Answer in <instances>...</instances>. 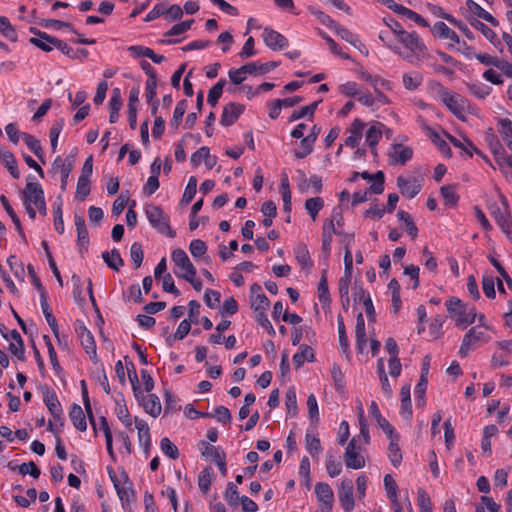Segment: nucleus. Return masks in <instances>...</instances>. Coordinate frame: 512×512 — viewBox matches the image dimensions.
<instances>
[{
  "instance_id": "1",
  "label": "nucleus",
  "mask_w": 512,
  "mask_h": 512,
  "mask_svg": "<svg viewBox=\"0 0 512 512\" xmlns=\"http://www.w3.org/2000/svg\"><path fill=\"white\" fill-rule=\"evenodd\" d=\"M150 224L161 234L174 238L176 232L170 227L169 216L166 215L160 206L149 205L145 209Z\"/></svg>"
},
{
  "instance_id": "2",
  "label": "nucleus",
  "mask_w": 512,
  "mask_h": 512,
  "mask_svg": "<svg viewBox=\"0 0 512 512\" xmlns=\"http://www.w3.org/2000/svg\"><path fill=\"white\" fill-rule=\"evenodd\" d=\"M500 200L502 206L500 207L497 204L491 205V214L503 233H505L509 239H512V219L508 201L503 194H500Z\"/></svg>"
},
{
  "instance_id": "3",
  "label": "nucleus",
  "mask_w": 512,
  "mask_h": 512,
  "mask_svg": "<svg viewBox=\"0 0 512 512\" xmlns=\"http://www.w3.org/2000/svg\"><path fill=\"white\" fill-rule=\"evenodd\" d=\"M361 446L357 444L356 437H353L348 443L345 453L344 462L347 468L361 469L365 466V459L360 454Z\"/></svg>"
},
{
  "instance_id": "4",
  "label": "nucleus",
  "mask_w": 512,
  "mask_h": 512,
  "mask_svg": "<svg viewBox=\"0 0 512 512\" xmlns=\"http://www.w3.org/2000/svg\"><path fill=\"white\" fill-rule=\"evenodd\" d=\"M443 103L447 108L460 120L464 121V111L466 108L467 101L464 97L457 93H450L444 91L441 95Z\"/></svg>"
},
{
  "instance_id": "5",
  "label": "nucleus",
  "mask_w": 512,
  "mask_h": 512,
  "mask_svg": "<svg viewBox=\"0 0 512 512\" xmlns=\"http://www.w3.org/2000/svg\"><path fill=\"white\" fill-rule=\"evenodd\" d=\"M338 499L345 512H351L354 509L353 482L351 479L341 481L338 488Z\"/></svg>"
},
{
  "instance_id": "6",
  "label": "nucleus",
  "mask_w": 512,
  "mask_h": 512,
  "mask_svg": "<svg viewBox=\"0 0 512 512\" xmlns=\"http://www.w3.org/2000/svg\"><path fill=\"white\" fill-rule=\"evenodd\" d=\"M171 258L175 265L184 271L183 273L178 274L179 277L185 279L188 276H196V268L184 250L180 248L175 249L172 252Z\"/></svg>"
},
{
  "instance_id": "7",
  "label": "nucleus",
  "mask_w": 512,
  "mask_h": 512,
  "mask_svg": "<svg viewBox=\"0 0 512 512\" xmlns=\"http://www.w3.org/2000/svg\"><path fill=\"white\" fill-rule=\"evenodd\" d=\"M76 333L80 339L81 345L86 353L90 355L91 360L97 361L96 344L92 333L86 328L85 325L79 324L76 328Z\"/></svg>"
},
{
  "instance_id": "8",
  "label": "nucleus",
  "mask_w": 512,
  "mask_h": 512,
  "mask_svg": "<svg viewBox=\"0 0 512 512\" xmlns=\"http://www.w3.org/2000/svg\"><path fill=\"white\" fill-rule=\"evenodd\" d=\"M22 197L24 204H33L34 206L41 204V202L45 200L42 187L37 182L33 181L26 183V186L22 191Z\"/></svg>"
},
{
  "instance_id": "9",
  "label": "nucleus",
  "mask_w": 512,
  "mask_h": 512,
  "mask_svg": "<svg viewBox=\"0 0 512 512\" xmlns=\"http://www.w3.org/2000/svg\"><path fill=\"white\" fill-rule=\"evenodd\" d=\"M262 37L265 44L272 50H282L288 45L286 37L271 28H265Z\"/></svg>"
},
{
  "instance_id": "10",
  "label": "nucleus",
  "mask_w": 512,
  "mask_h": 512,
  "mask_svg": "<svg viewBox=\"0 0 512 512\" xmlns=\"http://www.w3.org/2000/svg\"><path fill=\"white\" fill-rule=\"evenodd\" d=\"M245 106L239 103L230 102L224 108L221 115L220 123L223 126H231L239 116L243 113Z\"/></svg>"
},
{
  "instance_id": "11",
  "label": "nucleus",
  "mask_w": 512,
  "mask_h": 512,
  "mask_svg": "<svg viewBox=\"0 0 512 512\" xmlns=\"http://www.w3.org/2000/svg\"><path fill=\"white\" fill-rule=\"evenodd\" d=\"M315 494L319 502L322 503V507L326 509V512L332 511L334 493L331 487L324 482H318L315 485Z\"/></svg>"
},
{
  "instance_id": "12",
  "label": "nucleus",
  "mask_w": 512,
  "mask_h": 512,
  "mask_svg": "<svg viewBox=\"0 0 512 512\" xmlns=\"http://www.w3.org/2000/svg\"><path fill=\"white\" fill-rule=\"evenodd\" d=\"M486 141L497 165L503 164L507 153L492 129H489L486 135Z\"/></svg>"
},
{
  "instance_id": "13",
  "label": "nucleus",
  "mask_w": 512,
  "mask_h": 512,
  "mask_svg": "<svg viewBox=\"0 0 512 512\" xmlns=\"http://www.w3.org/2000/svg\"><path fill=\"white\" fill-rule=\"evenodd\" d=\"M43 400L52 416L56 420H60L62 408L56 393L50 388L46 387L43 392Z\"/></svg>"
},
{
  "instance_id": "14",
  "label": "nucleus",
  "mask_w": 512,
  "mask_h": 512,
  "mask_svg": "<svg viewBox=\"0 0 512 512\" xmlns=\"http://www.w3.org/2000/svg\"><path fill=\"white\" fill-rule=\"evenodd\" d=\"M257 71V63H247L243 66H241L238 69H231L228 72L230 81L235 84L239 85L246 79V74H255Z\"/></svg>"
},
{
  "instance_id": "15",
  "label": "nucleus",
  "mask_w": 512,
  "mask_h": 512,
  "mask_svg": "<svg viewBox=\"0 0 512 512\" xmlns=\"http://www.w3.org/2000/svg\"><path fill=\"white\" fill-rule=\"evenodd\" d=\"M31 32L33 34H35L36 36L41 37L48 43L54 45L57 49H59L65 55L70 56L72 58L76 57V55L72 54V52H73L72 48L69 47L67 45V43H65L64 41H62L56 37L50 36L47 33L37 30L35 28H31Z\"/></svg>"
},
{
  "instance_id": "16",
  "label": "nucleus",
  "mask_w": 512,
  "mask_h": 512,
  "mask_svg": "<svg viewBox=\"0 0 512 512\" xmlns=\"http://www.w3.org/2000/svg\"><path fill=\"white\" fill-rule=\"evenodd\" d=\"M40 303H41L42 312L45 316V319H46L48 325L50 326V328H51L54 336L57 338L58 342L61 343V341L59 339L58 324H57L56 318L52 314L50 306L47 302L46 292H42V294L40 295Z\"/></svg>"
},
{
  "instance_id": "17",
  "label": "nucleus",
  "mask_w": 512,
  "mask_h": 512,
  "mask_svg": "<svg viewBox=\"0 0 512 512\" xmlns=\"http://www.w3.org/2000/svg\"><path fill=\"white\" fill-rule=\"evenodd\" d=\"M399 41L412 52L422 51L425 46L418 35L414 32L408 33L405 30L398 36Z\"/></svg>"
},
{
  "instance_id": "18",
  "label": "nucleus",
  "mask_w": 512,
  "mask_h": 512,
  "mask_svg": "<svg viewBox=\"0 0 512 512\" xmlns=\"http://www.w3.org/2000/svg\"><path fill=\"white\" fill-rule=\"evenodd\" d=\"M0 160L14 179L20 177L17 160L12 152L0 147Z\"/></svg>"
},
{
  "instance_id": "19",
  "label": "nucleus",
  "mask_w": 512,
  "mask_h": 512,
  "mask_svg": "<svg viewBox=\"0 0 512 512\" xmlns=\"http://www.w3.org/2000/svg\"><path fill=\"white\" fill-rule=\"evenodd\" d=\"M483 332L478 331L475 327L471 328L463 337L459 354L463 357L467 356L473 343L483 338Z\"/></svg>"
},
{
  "instance_id": "20",
  "label": "nucleus",
  "mask_w": 512,
  "mask_h": 512,
  "mask_svg": "<svg viewBox=\"0 0 512 512\" xmlns=\"http://www.w3.org/2000/svg\"><path fill=\"white\" fill-rule=\"evenodd\" d=\"M9 337L13 339V342L9 345V351L23 361L25 359V345L20 333L17 330H12Z\"/></svg>"
},
{
  "instance_id": "21",
  "label": "nucleus",
  "mask_w": 512,
  "mask_h": 512,
  "mask_svg": "<svg viewBox=\"0 0 512 512\" xmlns=\"http://www.w3.org/2000/svg\"><path fill=\"white\" fill-rule=\"evenodd\" d=\"M456 326L462 329L466 328L468 325L474 323L477 313L475 308L467 307L466 305L459 310L457 313Z\"/></svg>"
},
{
  "instance_id": "22",
  "label": "nucleus",
  "mask_w": 512,
  "mask_h": 512,
  "mask_svg": "<svg viewBox=\"0 0 512 512\" xmlns=\"http://www.w3.org/2000/svg\"><path fill=\"white\" fill-rule=\"evenodd\" d=\"M122 104H123V102H122V98H121L120 89L114 88L112 90V95H111V98L109 101V109H110L109 121H110V123L117 122V120L119 118V111L122 107Z\"/></svg>"
},
{
  "instance_id": "23",
  "label": "nucleus",
  "mask_w": 512,
  "mask_h": 512,
  "mask_svg": "<svg viewBox=\"0 0 512 512\" xmlns=\"http://www.w3.org/2000/svg\"><path fill=\"white\" fill-rule=\"evenodd\" d=\"M355 336H356V346L358 351L361 353L364 350V347L367 343L366 339V331H365V320L363 314L360 312L356 317V327H355Z\"/></svg>"
},
{
  "instance_id": "24",
  "label": "nucleus",
  "mask_w": 512,
  "mask_h": 512,
  "mask_svg": "<svg viewBox=\"0 0 512 512\" xmlns=\"http://www.w3.org/2000/svg\"><path fill=\"white\" fill-rule=\"evenodd\" d=\"M397 187L403 195H408L409 198L415 197L421 190V185L415 180L411 183L403 176L397 178Z\"/></svg>"
},
{
  "instance_id": "25",
  "label": "nucleus",
  "mask_w": 512,
  "mask_h": 512,
  "mask_svg": "<svg viewBox=\"0 0 512 512\" xmlns=\"http://www.w3.org/2000/svg\"><path fill=\"white\" fill-rule=\"evenodd\" d=\"M74 220L77 230V243L80 247H87L89 244V236L85 219L81 215L75 214Z\"/></svg>"
},
{
  "instance_id": "26",
  "label": "nucleus",
  "mask_w": 512,
  "mask_h": 512,
  "mask_svg": "<svg viewBox=\"0 0 512 512\" xmlns=\"http://www.w3.org/2000/svg\"><path fill=\"white\" fill-rule=\"evenodd\" d=\"M69 417L76 429H78L79 431H85L87 429L85 414L80 405L73 404L71 406Z\"/></svg>"
},
{
  "instance_id": "27",
  "label": "nucleus",
  "mask_w": 512,
  "mask_h": 512,
  "mask_svg": "<svg viewBox=\"0 0 512 512\" xmlns=\"http://www.w3.org/2000/svg\"><path fill=\"white\" fill-rule=\"evenodd\" d=\"M393 150L394 151L390 153V157L395 163L405 164L412 158L413 150L410 147L395 144Z\"/></svg>"
},
{
  "instance_id": "28",
  "label": "nucleus",
  "mask_w": 512,
  "mask_h": 512,
  "mask_svg": "<svg viewBox=\"0 0 512 512\" xmlns=\"http://www.w3.org/2000/svg\"><path fill=\"white\" fill-rule=\"evenodd\" d=\"M466 5L467 7L469 8V10L471 12H473L475 15H477L479 18L487 21L488 23H490L492 26L496 27L498 26L499 22L497 21V19L491 15L489 12H487L486 10H484L479 4H477L475 1L473 0H468L466 2Z\"/></svg>"
},
{
  "instance_id": "29",
  "label": "nucleus",
  "mask_w": 512,
  "mask_h": 512,
  "mask_svg": "<svg viewBox=\"0 0 512 512\" xmlns=\"http://www.w3.org/2000/svg\"><path fill=\"white\" fill-rule=\"evenodd\" d=\"M306 360L309 362H313L314 353L310 346L302 344L299 347V352L293 355V363L296 368H300Z\"/></svg>"
},
{
  "instance_id": "30",
  "label": "nucleus",
  "mask_w": 512,
  "mask_h": 512,
  "mask_svg": "<svg viewBox=\"0 0 512 512\" xmlns=\"http://www.w3.org/2000/svg\"><path fill=\"white\" fill-rule=\"evenodd\" d=\"M135 426L138 430V439L140 445H143L147 453L150 447V433L149 427L144 420L135 418Z\"/></svg>"
},
{
  "instance_id": "31",
  "label": "nucleus",
  "mask_w": 512,
  "mask_h": 512,
  "mask_svg": "<svg viewBox=\"0 0 512 512\" xmlns=\"http://www.w3.org/2000/svg\"><path fill=\"white\" fill-rule=\"evenodd\" d=\"M102 259L107 266L115 271H118L120 267L124 265V261L120 256L117 249H112L111 252L105 251L102 253Z\"/></svg>"
},
{
  "instance_id": "32",
  "label": "nucleus",
  "mask_w": 512,
  "mask_h": 512,
  "mask_svg": "<svg viewBox=\"0 0 512 512\" xmlns=\"http://www.w3.org/2000/svg\"><path fill=\"white\" fill-rule=\"evenodd\" d=\"M388 457L394 467H398L402 461V454L399 448V435L389 438Z\"/></svg>"
},
{
  "instance_id": "33",
  "label": "nucleus",
  "mask_w": 512,
  "mask_h": 512,
  "mask_svg": "<svg viewBox=\"0 0 512 512\" xmlns=\"http://www.w3.org/2000/svg\"><path fill=\"white\" fill-rule=\"evenodd\" d=\"M433 32L440 38L449 39L454 43H459V36L450 29L444 22H437L433 26Z\"/></svg>"
},
{
  "instance_id": "34",
  "label": "nucleus",
  "mask_w": 512,
  "mask_h": 512,
  "mask_svg": "<svg viewBox=\"0 0 512 512\" xmlns=\"http://www.w3.org/2000/svg\"><path fill=\"white\" fill-rule=\"evenodd\" d=\"M295 257L302 268H311L313 266L306 244L300 243L297 245L295 249Z\"/></svg>"
},
{
  "instance_id": "35",
  "label": "nucleus",
  "mask_w": 512,
  "mask_h": 512,
  "mask_svg": "<svg viewBox=\"0 0 512 512\" xmlns=\"http://www.w3.org/2000/svg\"><path fill=\"white\" fill-rule=\"evenodd\" d=\"M143 408L146 413L152 417H157L161 413V403L159 398L154 394H149L143 402Z\"/></svg>"
},
{
  "instance_id": "36",
  "label": "nucleus",
  "mask_w": 512,
  "mask_h": 512,
  "mask_svg": "<svg viewBox=\"0 0 512 512\" xmlns=\"http://www.w3.org/2000/svg\"><path fill=\"white\" fill-rule=\"evenodd\" d=\"M400 396H401L402 414H404L407 419H410L412 416L410 385H405L401 388Z\"/></svg>"
},
{
  "instance_id": "37",
  "label": "nucleus",
  "mask_w": 512,
  "mask_h": 512,
  "mask_svg": "<svg viewBox=\"0 0 512 512\" xmlns=\"http://www.w3.org/2000/svg\"><path fill=\"white\" fill-rule=\"evenodd\" d=\"M327 270L324 269L321 273V278L318 283V297L319 301L323 304H329L330 303V295H329V289H328V282H327Z\"/></svg>"
},
{
  "instance_id": "38",
  "label": "nucleus",
  "mask_w": 512,
  "mask_h": 512,
  "mask_svg": "<svg viewBox=\"0 0 512 512\" xmlns=\"http://www.w3.org/2000/svg\"><path fill=\"white\" fill-rule=\"evenodd\" d=\"M498 125L500 126L499 132L503 136L507 147L512 151V122L508 118L499 119Z\"/></svg>"
},
{
  "instance_id": "39",
  "label": "nucleus",
  "mask_w": 512,
  "mask_h": 512,
  "mask_svg": "<svg viewBox=\"0 0 512 512\" xmlns=\"http://www.w3.org/2000/svg\"><path fill=\"white\" fill-rule=\"evenodd\" d=\"M402 81L407 90H416L421 85L423 77L419 72H410L403 75Z\"/></svg>"
},
{
  "instance_id": "40",
  "label": "nucleus",
  "mask_w": 512,
  "mask_h": 512,
  "mask_svg": "<svg viewBox=\"0 0 512 512\" xmlns=\"http://www.w3.org/2000/svg\"><path fill=\"white\" fill-rule=\"evenodd\" d=\"M469 23L472 27L479 30L487 40L495 44L497 36L491 28H489L487 25L473 17L469 19Z\"/></svg>"
},
{
  "instance_id": "41",
  "label": "nucleus",
  "mask_w": 512,
  "mask_h": 512,
  "mask_svg": "<svg viewBox=\"0 0 512 512\" xmlns=\"http://www.w3.org/2000/svg\"><path fill=\"white\" fill-rule=\"evenodd\" d=\"M226 84L225 79H220L214 86L211 87L208 93L207 102L210 106L215 107L218 100L220 99L223 88Z\"/></svg>"
},
{
  "instance_id": "42",
  "label": "nucleus",
  "mask_w": 512,
  "mask_h": 512,
  "mask_svg": "<svg viewBox=\"0 0 512 512\" xmlns=\"http://www.w3.org/2000/svg\"><path fill=\"white\" fill-rule=\"evenodd\" d=\"M23 141L28 146V148L31 150V152H33L36 155V157L41 162L44 163L45 161L43 159V150H42L40 142L34 136H32L28 133L23 134Z\"/></svg>"
},
{
  "instance_id": "43",
  "label": "nucleus",
  "mask_w": 512,
  "mask_h": 512,
  "mask_svg": "<svg viewBox=\"0 0 512 512\" xmlns=\"http://www.w3.org/2000/svg\"><path fill=\"white\" fill-rule=\"evenodd\" d=\"M212 468L205 467L198 475V486L203 494H206L211 485Z\"/></svg>"
},
{
  "instance_id": "44",
  "label": "nucleus",
  "mask_w": 512,
  "mask_h": 512,
  "mask_svg": "<svg viewBox=\"0 0 512 512\" xmlns=\"http://www.w3.org/2000/svg\"><path fill=\"white\" fill-rule=\"evenodd\" d=\"M324 201L320 197L309 198L305 202V209L313 220L316 219L318 212L323 208Z\"/></svg>"
},
{
  "instance_id": "45",
  "label": "nucleus",
  "mask_w": 512,
  "mask_h": 512,
  "mask_svg": "<svg viewBox=\"0 0 512 512\" xmlns=\"http://www.w3.org/2000/svg\"><path fill=\"white\" fill-rule=\"evenodd\" d=\"M305 444L307 451L312 457L317 456L320 453L321 442L317 436L307 433L305 436Z\"/></svg>"
},
{
  "instance_id": "46",
  "label": "nucleus",
  "mask_w": 512,
  "mask_h": 512,
  "mask_svg": "<svg viewBox=\"0 0 512 512\" xmlns=\"http://www.w3.org/2000/svg\"><path fill=\"white\" fill-rule=\"evenodd\" d=\"M186 108H187L186 100H181L177 103V105L174 109L173 118L170 121L171 127H173L174 129L178 128V126L180 125L182 118L186 112Z\"/></svg>"
},
{
  "instance_id": "47",
  "label": "nucleus",
  "mask_w": 512,
  "mask_h": 512,
  "mask_svg": "<svg viewBox=\"0 0 512 512\" xmlns=\"http://www.w3.org/2000/svg\"><path fill=\"white\" fill-rule=\"evenodd\" d=\"M456 185H444L440 188V193L446 204L455 205L459 199L456 194Z\"/></svg>"
},
{
  "instance_id": "48",
  "label": "nucleus",
  "mask_w": 512,
  "mask_h": 512,
  "mask_svg": "<svg viewBox=\"0 0 512 512\" xmlns=\"http://www.w3.org/2000/svg\"><path fill=\"white\" fill-rule=\"evenodd\" d=\"M197 191V179L195 176H191L188 180L184 194L181 199L182 204H189L194 198Z\"/></svg>"
},
{
  "instance_id": "49",
  "label": "nucleus",
  "mask_w": 512,
  "mask_h": 512,
  "mask_svg": "<svg viewBox=\"0 0 512 512\" xmlns=\"http://www.w3.org/2000/svg\"><path fill=\"white\" fill-rule=\"evenodd\" d=\"M285 405L287 408V413L290 416H295L297 413V397L293 387L289 388L286 392Z\"/></svg>"
},
{
  "instance_id": "50",
  "label": "nucleus",
  "mask_w": 512,
  "mask_h": 512,
  "mask_svg": "<svg viewBox=\"0 0 512 512\" xmlns=\"http://www.w3.org/2000/svg\"><path fill=\"white\" fill-rule=\"evenodd\" d=\"M321 102V100L319 101H315L303 108H301L299 111H294L292 113V115L290 116V121H295V120H298L302 117H305V116H309L310 118L313 117V114L318 106V104Z\"/></svg>"
},
{
  "instance_id": "51",
  "label": "nucleus",
  "mask_w": 512,
  "mask_h": 512,
  "mask_svg": "<svg viewBox=\"0 0 512 512\" xmlns=\"http://www.w3.org/2000/svg\"><path fill=\"white\" fill-rule=\"evenodd\" d=\"M74 164H75V155H73V154L67 155L66 167H64L63 169H61V171L58 172L61 176V189L62 190L66 189L68 177L73 170Z\"/></svg>"
},
{
  "instance_id": "52",
  "label": "nucleus",
  "mask_w": 512,
  "mask_h": 512,
  "mask_svg": "<svg viewBox=\"0 0 512 512\" xmlns=\"http://www.w3.org/2000/svg\"><path fill=\"white\" fill-rule=\"evenodd\" d=\"M0 32L10 41L15 42L17 40L16 31L7 17L0 16Z\"/></svg>"
},
{
  "instance_id": "53",
  "label": "nucleus",
  "mask_w": 512,
  "mask_h": 512,
  "mask_svg": "<svg viewBox=\"0 0 512 512\" xmlns=\"http://www.w3.org/2000/svg\"><path fill=\"white\" fill-rule=\"evenodd\" d=\"M160 446H161L162 452L169 458L175 460L179 457L178 448L176 447V445H174L170 441L169 438H167V437L162 438L161 442H160Z\"/></svg>"
},
{
  "instance_id": "54",
  "label": "nucleus",
  "mask_w": 512,
  "mask_h": 512,
  "mask_svg": "<svg viewBox=\"0 0 512 512\" xmlns=\"http://www.w3.org/2000/svg\"><path fill=\"white\" fill-rule=\"evenodd\" d=\"M427 377L420 376V380L415 387V395L417 400V405L423 407L426 403L425 401V392L427 389Z\"/></svg>"
},
{
  "instance_id": "55",
  "label": "nucleus",
  "mask_w": 512,
  "mask_h": 512,
  "mask_svg": "<svg viewBox=\"0 0 512 512\" xmlns=\"http://www.w3.org/2000/svg\"><path fill=\"white\" fill-rule=\"evenodd\" d=\"M64 126V120L59 119L55 121V123L52 125L49 136H50V142H51V148L52 151L55 152L57 149V143H58V137L63 129Z\"/></svg>"
},
{
  "instance_id": "56",
  "label": "nucleus",
  "mask_w": 512,
  "mask_h": 512,
  "mask_svg": "<svg viewBox=\"0 0 512 512\" xmlns=\"http://www.w3.org/2000/svg\"><path fill=\"white\" fill-rule=\"evenodd\" d=\"M314 143L307 138H302L300 141L299 149L294 150L293 154L298 159H303L313 151Z\"/></svg>"
},
{
  "instance_id": "57",
  "label": "nucleus",
  "mask_w": 512,
  "mask_h": 512,
  "mask_svg": "<svg viewBox=\"0 0 512 512\" xmlns=\"http://www.w3.org/2000/svg\"><path fill=\"white\" fill-rule=\"evenodd\" d=\"M270 305L269 299L264 294H257L255 298L252 299L251 307L255 313L257 312H266Z\"/></svg>"
},
{
  "instance_id": "58",
  "label": "nucleus",
  "mask_w": 512,
  "mask_h": 512,
  "mask_svg": "<svg viewBox=\"0 0 512 512\" xmlns=\"http://www.w3.org/2000/svg\"><path fill=\"white\" fill-rule=\"evenodd\" d=\"M116 415L120 421L129 429L132 430V420L130 418L129 411L125 404H120L117 402V406L115 408Z\"/></svg>"
},
{
  "instance_id": "59",
  "label": "nucleus",
  "mask_w": 512,
  "mask_h": 512,
  "mask_svg": "<svg viewBox=\"0 0 512 512\" xmlns=\"http://www.w3.org/2000/svg\"><path fill=\"white\" fill-rule=\"evenodd\" d=\"M130 256L135 268H139L143 262L144 257L143 249L140 243L135 242L131 245Z\"/></svg>"
},
{
  "instance_id": "60",
  "label": "nucleus",
  "mask_w": 512,
  "mask_h": 512,
  "mask_svg": "<svg viewBox=\"0 0 512 512\" xmlns=\"http://www.w3.org/2000/svg\"><path fill=\"white\" fill-rule=\"evenodd\" d=\"M210 417L216 418L218 422L228 424L231 422L232 416L228 408L225 406H218L215 408L213 413H210Z\"/></svg>"
},
{
  "instance_id": "61",
  "label": "nucleus",
  "mask_w": 512,
  "mask_h": 512,
  "mask_svg": "<svg viewBox=\"0 0 512 512\" xmlns=\"http://www.w3.org/2000/svg\"><path fill=\"white\" fill-rule=\"evenodd\" d=\"M417 495H418V506L420 508V511L421 512H432V504H431V500H430V497L427 494V492L424 489L419 488Z\"/></svg>"
},
{
  "instance_id": "62",
  "label": "nucleus",
  "mask_w": 512,
  "mask_h": 512,
  "mask_svg": "<svg viewBox=\"0 0 512 512\" xmlns=\"http://www.w3.org/2000/svg\"><path fill=\"white\" fill-rule=\"evenodd\" d=\"M237 486L229 482L225 492V499L230 506H237L240 501Z\"/></svg>"
},
{
  "instance_id": "63",
  "label": "nucleus",
  "mask_w": 512,
  "mask_h": 512,
  "mask_svg": "<svg viewBox=\"0 0 512 512\" xmlns=\"http://www.w3.org/2000/svg\"><path fill=\"white\" fill-rule=\"evenodd\" d=\"M189 251L193 257L199 258L206 253L207 245L204 241L195 239L191 241L189 245Z\"/></svg>"
},
{
  "instance_id": "64",
  "label": "nucleus",
  "mask_w": 512,
  "mask_h": 512,
  "mask_svg": "<svg viewBox=\"0 0 512 512\" xmlns=\"http://www.w3.org/2000/svg\"><path fill=\"white\" fill-rule=\"evenodd\" d=\"M374 183L369 187V190L374 194H381L384 191V173L377 171L372 174Z\"/></svg>"
}]
</instances>
